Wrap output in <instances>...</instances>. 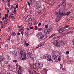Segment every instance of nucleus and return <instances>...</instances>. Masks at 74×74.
<instances>
[{
	"mask_svg": "<svg viewBox=\"0 0 74 74\" xmlns=\"http://www.w3.org/2000/svg\"><path fill=\"white\" fill-rule=\"evenodd\" d=\"M56 12L55 13L56 15H57V19H60L61 17L64 16V15H66V14L64 12H59L60 10L59 9H57L56 10Z\"/></svg>",
	"mask_w": 74,
	"mask_h": 74,
	"instance_id": "1",
	"label": "nucleus"
},
{
	"mask_svg": "<svg viewBox=\"0 0 74 74\" xmlns=\"http://www.w3.org/2000/svg\"><path fill=\"white\" fill-rule=\"evenodd\" d=\"M36 64L37 65H36L34 63L33 66V67L35 66L37 69H40V67H43V64H41V63H40V62L39 61L37 62Z\"/></svg>",
	"mask_w": 74,
	"mask_h": 74,
	"instance_id": "2",
	"label": "nucleus"
},
{
	"mask_svg": "<svg viewBox=\"0 0 74 74\" xmlns=\"http://www.w3.org/2000/svg\"><path fill=\"white\" fill-rule=\"evenodd\" d=\"M55 52L54 51H52V54H53V57L55 59V60L56 61V60H59L60 59V58H61V57H60L58 55H55Z\"/></svg>",
	"mask_w": 74,
	"mask_h": 74,
	"instance_id": "3",
	"label": "nucleus"
},
{
	"mask_svg": "<svg viewBox=\"0 0 74 74\" xmlns=\"http://www.w3.org/2000/svg\"><path fill=\"white\" fill-rule=\"evenodd\" d=\"M20 52V55L21 56V60H25L26 59V54L25 52Z\"/></svg>",
	"mask_w": 74,
	"mask_h": 74,
	"instance_id": "4",
	"label": "nucleus"
},
{
	"mask_svg": "<svg viewBox=\"0 0 74 74\" xmlns=\"http://www.w3.org/2000/svg\"><path fill=\"white\" fill-rule=\"evenodd\" d=\"M42 58H43L46 59H47L48 60H49L50 61L52 60V58H51V56L48 55H45L43 57H42Z\"/></svg>",
	"mask_w": 74,
	"mask_h": 74,
	"instance_id": "5",
	"label": "nucleus"
},
{
	"mask_svg": "<svg viewBox=\"0 0 74 74\" xmlns=\"http://www.w3.org/2000/svg\"><path fill=\"white\" fill-rule=\"evenodd\" d=\"M52 43L54 45H55L57 47H59L60 45V43L58 42V40H54L53 41Z\"/></svg>",
	"mask_w": 74,
	"mask_h": 74,
	"instance_id": "6",
	"label": "nucleus"
},
{
	"mask_svg": "<svg viewBox=\"0 0 74 74\" xmlns=\"http://www.w3.org/2000/svg\"><path fill=\"white\" fill-rule=\"evenodd\" d=\"M22 67L21 66H18L17 67V73H21V72H22V70L21 68Z\"/></svg>",
	"mask_w": 74,
	"mask_h": 74,
	"instance_id": "7",
	"label": "nucleus"
},
{
	"mask_svg": "<svg viewBox=\"0 0 74 74\" xmlns=\"http://www.w3.org/2000/svg\"><path fill=\"white\" fill-rule=\"evenodd\" d=\"M66 0H63L62 1V5H63V7H64V8L66 7Z\"/></svg>",
	"mask_w": 74,
	"mask_h": 74,
	"instance_id": "8",
	"label": "nucleus"
},
{
	"mask_svg": "<svg viewBox=\"0 0 74 74\" xmlns=\"http://www.w3.org/2000/svg\"><path fill=\"white\" fill-rule=\"evenodd\" d=\"M64 29L63 27H62L60 28V29H58V31L59 33H62V32H63L64 30Z\"/></svg>",
	"mask_w": 74,
	"mask_h": 74,
	"instance_id": "9",
	"label": "nucleus"
},
{
	"mask_svg": "<svg viewBox=\"0 0 74 74\" xmlns=\"http://www.w3.org/2000/svg\"><path fill=\"white\" fill-rule=\"evenodd\" d=\"M47 36H44V35H42L41 36L40 38V39H42V40H44L45 38H47Z\"/></svg>",
	"mask_w": 74,
	"mask_h": 74,
	"instance_id": "10",
	"label": "nucleus"
},
{
	"mask_svg": "<svg viewBox=\"0 0 74 74\" xmlns=\"http://www.w3.org/2000/svg\"><path fill=\"white\" fill-rule=\"evenodd\" d=\"M49 32H48V29H46L44 31V34H49Z\"/></svg>",
	"mask_w": 74,
	"mask_h": 74,
	"instance_id": "11",
	"label": "nucleus"
},
{
	"mask_svg": "<svg viewBox=\"0 0 74 74\" xmlns=\"http://www.w3.org/2000/svg\"><path fill=\"white\" fill-rule=\"evenodd\" d=\"M48 30L49 32H52V30H53V29H52V28H49Z\"/></svg>",
	"mask_w": 74,
	"mask_h": 74,
	"instance_id": "12",
	"label": "nucleus"
},
{
	"mask_svg": "<svg viewBox=\"0 0 74 74\" xmlns=\"http://www.w3.org/2000/svg\"><path fill=\"white\" fill-rule=\"evenodd\" d=\"M29 73L30 74H34V73H33V72L30 69H29Z\"/></svg>",
	"mask_w": 74,
	"mask_h": 74,
	"instance_id": "13",
	"label": "nucleus"
},
{
	"mask_svg": "<svg viewBox=\"0 0 74 74\" xmlns=\"http://www.w3.org/2000/svg\"><path fill=\"white\" fill-rule=\"evenodd\" d=\"M27 54L29 57H30L31 56V53L29 52H27Z\"/></svg>",
	"mask_w": 74,
	"mask_h": 74,
	"instance_id": "14",
	"label": "nucleus"
},
{
	"mask_svg": "<svg viewBox=\"0 0 74 74\" xmlns=\"http://www.w3.org/2000/svg\"><path fill=\"white\" fill-rule=\"evenodd\" d=\"M8 14H6L5 15V17H3V19H7V18L8 17Z\"/></svg>",
	"mask_w": 74,
	"mask_h": 74,
	"instance_id": "15",
	"label": "nucleus"
},
{
	"mask_svg": "<svg viewBox=\"0 0 74 74\" xmlns=\"http://www.w3.org/2000/svg\"><path fill=\"white\" fill-rule=\"evenodd\" d=\"M31 14V11H29L27 13V15H28V16H30Z\"/></svg>",
	"mask_w": 74,
	"mask_h": 74,
	"instance_id": "16",
	"label": "nucleus"
},
{
	"mask_svg": "<svg viewBox=\"0 0 74 74\" xmlns=\"http://www.w3.org/2000/svg\"><path fill=\"white\" fill-rule=\"evenodd\" d=\"M7 32H10V31H11V28L10 27H8L7 28Z\"/></svg>",
	"mask_w": 74,
	"mask_h": 74,
	"instance_id": "17",
	"label": "nucleus"
},
{
	"mask_svg": "<svg viewBox=\"0 0 74 74\" xmlns=\"http://www.w3.org/2000/svg\"><path fill=\"white\" fill-rule=\"evenodd\" d=\"M69 27H70V26L69 25H68L67 26H65L64 27H64V29H67V28H69Z\"/></svg>",
	"mask_w": 74,
	"mask_h": 74,
	"instance_id": "18",
	"label": "nucleus"
},
{
	"mask_svg": "<svg viewBox=\"0 0 74 74\" xmlns=\"http://www.w3.org/2000/svg\"><path fill=\"white\" fill-rule=\"evenodd\" d=\"M38 70L39 73H42V70L40 69H38Z\"/></svg>",
	"mask_w": 74,
	"mask_h": 74,
	"instance_id": "19",
	"label": "nucleus"
},
{
	"mask_svg": "<svg viewBox=\"0 0 74 74\" xmlns=\"http://www.w3.org/2000/svg\"><path fill=\"white\" fill-rule=\"evenodd\" d=\"M38 34L40 35V36H41L42 34V32H39L38 33Z\"/></svg>",
	"mask_w": 74,
	"mask_h": 74,
	"instance_id": "20",
	"label": "nucleus"
},
{
	"mask_svg": "<svg viewBox=\"0 0 74 74\" xmlns=\"http://www.w3.org/2000/svg\"><path fill=\"white\" fill-rule=\"evenodd\" d=\"M37 21L35 20L34 22V25H37Z\"/></svg>",
	"mask_w": 74,
	"mask_h": 74,
	"instance_id": "21",
	"label": "nucleus"
},
{
	"mask_svg": "<svg viewBox=\"0 0 74 74\" xmlns=\"http://www.w3.org/2000/svg\"><path fill=\"white\" fill-rule=\"evenodd\" d=\"M60 69H62L63 68V64H60Z\"/></svg>",
	"mask_w": 74,
	"mask_h": 74,
	"instance_id": "22",
	"label": "nucleus"
},
{
	"mask_svg": "<svg viewBox=\"0 0 74 74\" xmlns=\"http://www.w3.org/2000/svg\"><path fill=\"white\" fill-rule=\"evenodd\" d=\"M3 58L0 56V62H3Z\"/></svg>",
	"mask_w": 74,
	"mask_h": 74,
	"instance_id": "23",
	"label": "nucleus"
},
{
	"mask_svg": "<svg viewBox=\"0 0 74 74\" xmlns=\"http://www.w3.org/2000/svg\"><path fill=\"white\" fill-rule=\"evenodd\" d=\"M16 35V34H15V32H13L12 33V36H15Z\"/></svg>",
	"mask_w": 74,
	"mask_h": 74,
	"instance_id": "24",
	"label": "nucleus"
},
{
	"mask_svg": "<svg viewBox=\"0 0 74 74\" xmlns=\"http://www.w3.org/2000/svg\"><path fill=\"white\" fill-rule=\"evenodd\" d=\"M70 13H71V12L69 11L67 12L66 13V15H67V16H68V15H69V14H70Z\"/></svg>",
	"mask_w": 74,
	"mask_h": 74,
	"instance_id": "25",
	"label": "nucleus"
},
{
	"mask_svg": "<svg viewBox=\"0 0 74 74\" xmlns=\"http://www.w3.org/2000/svg\"><path fill=\"white\" fill-rule=\"evenodd\" d=\"M44 43H42L40 45H39V46L40 47H42V45H44Z\"/></svg>",
	"mask_w": 74,
	"mask_h": 74,
	"instance_id": "26",
	"label": "nucleus"
},
{
	"mask_svg": "<svg viewBox=\"0 0 74 74\" xmlns=\"http://www.w3.org/2000/svg\"><path fill=\"white\" fill-rule=\"evenodd\" d=\"M13 62H14V63H17V62H18L17 60H13Z\"/></svg>",
	"mask_w": 74,
	"mask_h": 74,
	"instance_id": "27",
	"label": "nucleus"
},
{
	"mask_svg": "<svg viewBox=\"0 0 74 74\" xmlns=\"http://www.w3.org/2000/svg\"><path fill=\"white\" fill-rule=\"evenodd\" d=\"M46 15V14H43V15L42 16V18H45V15Z\"/></svg>",
	"mask_w": 74,
	"mask_h": 74,
	"instance_id": "28",
	"label": "nucleus"
},
{
	"mask_svg": "<svg viewBox=\"0 0 74 74\" xmlns=\"http://www.w3.org/2000/svg\"><path fill=\"white\" fill-rule=\"evenodd\" d=\"M22 26H23L22 25H21L20 26H19V25H17V27H18V29H19V28H21V27H22Z\"/></svg>",
	"mask_w": 74,
	"mask_h": 74,
	"instance_id": "29",
	"label": "nucleus"
},
{
	"mask_svg": "<svg viewBox=\"0 0 74 74\" xmlns=\"http://www.w3.org/2000/svg\"><path fill=\"white\" fill-rule=\"evenodd\" d=\"M60 36H57L56 37H55V38H56V39L58 38H58H60Z\"/></svg>",
	"mask_w": 74,
	"mask_h": 74,
	"instance_id": "30",
	"label": "nucleus"
},
{
	"mask_svg": "<svg viewBox=\"0 0 74 74\" xmlns=\"http://www.w3.org/2000/svg\"><path fill=\"white\" fill-rule=\"evenodd\" d=\"M25 35H26V36H28V33L27 32H26L25 33Z\"/></svg>",
	"mask_w": 74,
	"mask_h": 74,
	"instance_id": "31",
	"label": "nucleus"
},
{
	"mask_svg": "<svg viewBox=\"0 0 74 74\" xmlns=\"http://www.w3.org/2000/svg\"><path fill=\"white\" fill-rule=\"evenodd\" d=\"M47 23L48 25H49V24H51V21H47Z\"/></svg>",
	"mask_w": 74,
	"mask_h": 74,
	"instance_id": "32",
	"label": "nucleus"
},
{
	"mask_svg": "<svg viewBox=\"0 0 74 74\" xmlns=\"http://www.w3.org/2000/svg\"><path fill=\"white\" fill-rule=\"evenodd\" d=\"M11 36H10L9 38H8V41H9L10 40V39H11Z\"/></svg>",
	"mask_w": 74,
	"mask_h": 74,
	"instance_id": "33",
	"label": "nucleus"
},
{
	"mask_svg": "<svg viewBox=\"0 0 74 74\" xmlns=\"http://www.w3.org/2000/svg\"><path fill=\"white\" fill-rule=\"evenodd\" d=\"M59 21V19H56V22H58Z\"/></svg>",
	"mask_w": 74,
	"mask_h": 74,
	"instance_id": "34",
	"label": "nucleus"
},
{
	"mask_svg": "<svg viewBox=\"0 0 74 74\" xmlns=\"http://www.w3.org/2000/svg\"><path fill=\"white\" fill-rule=\"evenodd\" d=\"M27 3H28V5H29V7H30V3H29V2L27 1Z\"/></svg>",
	"mask_w": 74,
	"mask_h": 74,
	"instance_id": "35",
	"label": "nucleus"
},
{
	"mask_svg": "<svg viewBox=\"0 0 74 74\" xmlns=\"http://www.w3.org/2000/svg\"><path fill=\"white\" fill-rule=\"evenodd\" d=\"M74 19V16H73V17H70L68 19Z\"/></svg>",
	"mask_w": 74,
	"mask_h": 74,
	"instance_id": "36",
	"label": "nucleus"
},
{
	"mask_svg": "<svg viewBox=\"0 0 74 74\" xmlns=\"http://www.w3.org/2000/svg\"><path fill=\"white\" fill-rule=\"evenodd\" d=\"M7 59L8 60H10V57H9V56H7Z\"/></svg>",
	"mask_w": 74,
	"mask_h": 74,
	"instance_id": "37",
	"label": "nucleus"
},
{
	"mask_svg": "<svg viewBox=\"0 0 74 74\" xmlns=\"http://www.w3.org/2000/svg\"><path fill=\"white\" fill-rule=\"evenodd\" d=\"M24 29V28L23 27H22L21 29H20V31L21 32V31H22V30H23Z\"/></svg>",
	"mask_w": 74,
	"mask_h": 74,
	"instance_id": "38",
	"label": "nucleus"
},
{
	"mask_svg": "<svg viewBox=\"0 0 74 74\" xmlns=\"http://www.w3.org/2000/svg\"><path fill=\"white\" fill-rule=\"evenodd\" d=\"M45 2L47 4H49V2L48 1H45Z\"/></svg>",
	"mask_w": 74,
	"mask_h": 74,
	"instance_id": "39",
	"label": "nucleus"
},
{
	"mask_svg": "<svg viewBox=\"0 0 74 74\" xmlns=\"http://www.w3.org/2000/svg\"><path fill=\"white\" fill-rule=\"evenodd\" d=\"M45 28L46 29H48V25H46L45 26Z\"/></svg>",
	"mask_w": 74,
	"mask_h": 74,
	"instance_id": "40",
	"label": "nucleus"
},
{
	"mask_svg": "<svg viewBox=\"0 0 74 74\" xmlns=\"http://www.w3.org/2000/svg\"><path fill=\"white\" fill-rule=\"evenodd\" d=\"M52 37H53L51 35L49 37V39H51V38H52Z\"/></svg>",
	"mask_w": 74,
	"mask_h": 74,
	"instance_id": "41",
	"label": "nucleus"
},
{
	"mask_svg": "<svg viewBox=\"0 0 74 74\" xmlns=\"http://www.w3.org/2000/svg\"><path fill=\"white\" fill-rule=\"evenodd\" d=\"M42 30V28H39L38 29V31H41V30Z\"/></svg>",
	"mask_w": 74,
	"mask_h": 74,
	"instance_id": "42",
	"label": "nucleus"
},
{
	"mask_svg": "<svg viewBox=\"0 0 74 74\" xmlns=\"http://www.w3.org/2000/svg\"><path fill=\"white\" fill-rule=\"evenodd\" d=\"M55 34H56L55 33H54L53 34L51 35V36L53 37V36H55Z\"/></svg>",
	"mask_w": 74,
	"mask_h": 74,
	"instance_id": "43",
	"label": "nucleus"
},
{
	"mask_svg": "<svg viewBox=\"0 0 74 74\" xmlns=\"http://www.w3.org/2000/svg\"><path fill=\"white\" fill-rule=\"evenodd\" d=\"M11 42L12 43H13L14 42V40L13 39H12L11 40Z\"/></svg>",
	"mask_w": 74,
	"mask_h": 74,
	"instance_id": "44",
	"label": "nucleus"
},
{
	"mask_svg": "<svg viewBox=\"0 0 74 74\" xmlns=\"http://www.w3.org/2000/svg\"><path fill=\"white\" fill-rule=\"evenodd\" d=\"M24 33V32H23V31L21 32V34H22V35H23Z\"/></svg>",
	"mask_w": 74,
	"mask_h": 74,
	"instance_id": "45",
	"label": "nucleus"
},
{
	"mask_svg": "<svg viewBox=\"0 0 74 74\" xmlns=\"http://www.w3.org/2000/svg\"><path fill=\"white\" fill-rule=\"evenodd\" d=\"M5 26L3 25V26H1V28H2L3 29H4V28H5Z\"/></svg>",
	"mask_w": 74,
	"mask_h": 74,
	"instance_id": "46",
	"label": "nucleus"
},
{
	"mask_svg": "<svg viewBox=\"0 0 74 74\" xmlns=\"http://www.w3.org/2000/svg\"><path fill=\"white\" fill-rule=\"evenodd\" d=\"M41 23H39L38 25V26H41Z\"/></svg>",
	"mask_w": 74,
	"mask_h": 74,
	"instance_id": "47",
	"label": "nucleus"
},
{
	"mask_svg": "<svg viewBox=\"0 0 74 74\" xmlns=\"http://www.w3.org/2000/svg\"><path fill=\"white\" fill-rule=\"evenodd\" d=\"M12 16L11 15H10L9 16V19H11V18Z\"/></svg>",
	"mask_w": 74,
	"mask_h": 74,
	"instance_id": "48",
	"label": "nucleus"
},
{
	"mask_svg": "<svg viewBox=\"0 0 74 74\" xmlns=\"http://www.w3.org/2000/svg\"><path fill=\"white\" fill-rule=\"evenodd\" d=\"M16 9H15L14 10V11H13V13H14V12H16Z\"/></svg>",
	"mask_w": 74,
	"mask_h": 74,
	"instance_id": "49",
	"label": "nucleus"
},
{
	"mask_svg": "<svg viewBox=\"0 0 74 74\" xmlns=\"http://www.w3.org/2000/svg\"><path fill=\"white\" fill-rule=\"evenodd\" d=\"M27 10H28V9H27V8H25V11H26H26H27Z\"/></svg>",
	"mask_w": 74,
	"mask_h": 74,
	"instance_id": "50",
	"label": "nucleus"
},
{
	"mask_svg": "<svg viewBox=\"0 0 74 74\" xmlns=\"http://www.w3.org/2000/svg\"><path fill=\"white\" fill-rule=\"evenodd\" d=\"M5 22H8V19H6L5 21Z\"/></svg>",
	"mask_w": 74,
	"mask_h": 74,
	"instance_id": "51",
	"label": "nucleus"
},
{
	"mask_svg": "<svg viewBox=\"0 0 74 74\" xmlns=\"http://www.w3.org/2000/svg\"><path fill=\"white\" fill-rule=\"evenodd\" d=\"M40 35L38 33L37 35V36L38 37H40Z\"/></svg>",
	"mask_w": 74,
	"mask_h": 74,
	"instance_id": "52",
	"label": "nucleus"
},
{
	"mask_svg": "<svg viewBox=\"0 0 74 74\" xmlns=\"http://www.w3.org/2000/svg\"><path fill=\"white\" fill-rule=\"evenodd\" d=\"M49 7H51V6H52V3H50V4H49Z\"/></svg>",
	"mask_w": 74,
	"mask_h": 74,
	"instance_id": "53",
	"label": "nucleus"
},
{
	"mask_svg": "<svg viewBox=\"0 0 74 74\" xmlns=\"http://www.w3.org/2000/svg\"><path fill=\"white\" fill-rule=\"evenodd\" d=\"M33 18L34 19H36V16H33Z\"/></svg>",
	"mask_w": 74,
	"mask_h": 74,
	"instance_id": "54",
	"label": "nucleus"
},
{
	"mask_svg": "<svg viewBox=\"0 0 74 74\" xmlns=\"http://www.w3.org/2000/svg\"><path fill=\"white\" fill-rule=\"evenodd\" d=\"M28 25L29 26H32V24H31L30 23L28 24Z\"/></svg>",
	"mask_w": 74,
	"mask_h": 74,
	"instance_id": "55",
	"label": "nucleus"
},
{
	"mask_svg": "<svg viewBox=\"0 0 74 74\" xmlns=\"http://www.w3.org/2000/svg\"><path fill=\"white\" fill-rule=\"evenodd\" d=\"M69 51H67L66 53V55H67V54H69Z\"/></svg>",
	"mask_w": 74,
	"mask_h": 74,
	"instance_id": "56",
	"label": "nucleus"
},
{
	"mask_svg": "<svg viewBox=\"0 0 74 74\" xmlns=\"http://www.w3.org/2000/svg\"><path fill=\"white\" fill-rule=\"evenodd\" d=\"M33 71L34 72V73L35 74H36L37 73V72H36V71H35V70H33Z\"/></svg>",
	"mask_w": 74,
	"mask_h": 74,
	"instance_id": "57",
	"label": "nucleus"
},
{
	"mask_svg": "<svg viewBox=\"0 0 74 74\" xmlns=\"http://www.w3.org/2000/svg\"><path fill=\"white\" fill-rule=\"evenodd\" d=\"M35 30H38V27H37V28H36L35 29Z\"/></svg>",
	"mask_w": 74,
	"mask_h": 74,
	"instance_id": "58",
	"label": "nucleus"
},
{
	"mask_svg": "<svg viewBox=\"0 0 74 74\" xmlns=\"http://www.w3.org/2000/svg\"><path fill=\"white\" fill-rule=\"evenodd\" d=\"M30 29H33V27H29Z\"/></svg>",
	"mask_w": 74,
	"mask_h": 74,
	"instance_id": "59",
	"label": "nucleus"
},
{
	"mask_svg": "<svg viewBox=\"0 0 74 74\" xmlns=\"http://www.w3.org/2000/svg\"><path fill=\"white\" fill-rule=\"evenodd\" d=\"M12 18L13 19H14V18H15V17H14L13 16H11V17L10 18Z\"/></svg>",
	"mask_w": 74,
	"mask_h": 74,
	"instance_id": "60",
	"label": "nucleus"
},
{
	"mask_svg": "<svg viewBox=\"0 0 74 74\" xmlns=\"http://www.w3.org/2000/svg\"><path fill=\"white\" fill-rule=\"evenodd\" d=\"M5 47H8V44H6L5 45Z\"/></svg>",
	"mask_w": 74,
	"mask_h": 74,
	"instance_id": "61",
	"label": "nucleus"
},
{
	"mask_svg": "<svg viewBox=\"0 0 74 74\" xmlns=\"http://www.w3.org/2000/svg\"><path fill=\"white\" fill-rule=\"evenodd\" d=\"M71 20H72V19H67L66 20V21H71Z\"/></svg>",
	"mask_w": 74,
	"mask_h": 74,
	"instance_id": "62",
	"label": "nucleus"
},
{
	"mask_svg": "<svg viewBox=\"0 0 74 74\" xmlns=\"http://www.w3.org/2000/svg\"><path fill=\"white\" fill-rule=\"evenodd\" d=\"M20 33L19 32H18L17 34V35H20Z\"/></svg>",
	"mask_w": 74,
	"mask_h": 74,
	"instance_id": "63",
	"label": "nucleus"
},
{
	"mask_svg": "<svg viewBox=\"0 0 74 74\" xmlns=\"http://www.w3.org/2000/svg\"><path fill=\"white\" fill-rule=\"evenodd\" d=\"M8 7H10V3H8Z\"/></svg>",
	"mask_w": 74,
	"mask_h": 74,
	"instance_id": "64",
	"label": "nucleus"
}]
</instances>
